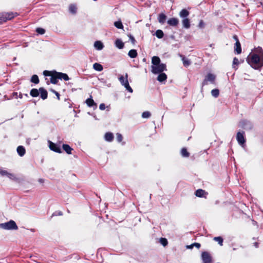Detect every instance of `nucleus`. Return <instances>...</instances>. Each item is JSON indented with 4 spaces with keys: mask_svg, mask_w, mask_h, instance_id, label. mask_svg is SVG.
<instances>
[{
    "mask_svg": "<svg viewBox=\"0 0 263 263\" xmlns=\"http://www.w3.org/2000/svg\"><path fill=\"white\" fill-rule=\"evenodd\" d=\"M248 64L255 69H259L263 65V50L260 47L256 48L253 53H250L247 59Z\"/></svg>",
    "mask_w": 263,
    "mask_h": 263,
    "instance_id": "1",
    "label": "nucleus"
},
{
    "mask_svg": "<svg viewBox=\"0 0 263 263\" xmlns=\"http://www.w3.org/2000/svg\"><path fill=\"white\" fill-rule=\"evenodd\" d=\"M16 16V13L13 12H3L0 13V24H2L8 20H11Z\"/></svg>",
    "mask_w": 263,
    "mask_h": 263,
    "instance_id": "2",
    "label": "nucleus"
},
{
    "mask_svg": "<svg viewBox=\"0 0 263 263\" xmlns=\"http://www.w3.org/2000/svg\"><path fill=\"white\" fill-rule=\"evenodd\" d=\"M0 228L5 230H17L18 227L13 220L0 223Z\"/></svg>",
    "mask_w": 263,
    "mask_h": 263,
    "instance_id": "3",
    "label": "nucleus"
},
{
    "mask_svg": "<svg viewBox=\"0 0 263 263\" xmlns=\"http://www.w3.org/2000/svg\"><path fill=\"white\" fill-rule=\"evenodd\" d=\"M127 78H128V74H127V73H126L125 77L123 76H121L119 78V81H120L121 84L123 86H124V87L126 88V89L129 92L132 93V92H133V89L130 87V86L129 85V83H128Z\"/></svg>",
    "mask_w": 263,
    "mask_h": 263,
    "instance_id": "4",
    "label": "nucleus"
},
{
    "mask_svg": "<svg viewBox=\"0 0 263 263\" xmlns=\"http://www.w3.org/2000/svg\"><path fill=\"white\" fill-rule=\"evenodd\" d=\"M166 70V65L165 64H160L157 65L152 66V72L154 74L161 73Z\"/></svg>",
    "mask_w": 263,
    "mask_h": 263,
    "instance_id": "5",
    "label": "nucleus"
},
{
    "mask_svg": "<svg viewBox=\"0 0 263 263\" xmlns=\"http://www.w3.org/2000/svg\"><path fill=\"white\" fill-rule=\"evenodd\" d=\"M215 80V76L212 73H208L205 77L204 81L202 84V87L205 85H208L209 83L214 84Z\"/></svg>",
    "mask_w": 263,
    "mask_h": 263,
    "instance_id": "6",
    "label": "nucleus"
},
{
    "mask_svg": "<svg viewBox=\"0 0 263 263\" xmlns=\"http://www.w3.org/2000/svg\"><path fill=\"white\" fill-rule=\"evenodd\" d=\"M48 143H49V147L51 151H54L56 153H62L61 149L59 145L53 143L52 142H51L50 141H48Z\"/></svg>",
    "mask_w": 263,
    "mask_h": 263,
    "instance_id": "7",
    "label": "nucleus"
},
{
    "mask_svg": "<svg viewBox=\"0 0 263 263\" xmlns=\"http://www.w3.org/2000/svg\"><path fill=\"white\" fill-rule=\"evenodd\" d=\"M202 260L203 263H211L212 257L210 254L207 252H203L201 255Z\"/></svg>",
    "mask_w": 263,
    "mask_h": 263,
    "instance_id": "8",
    "label": "nucleus"
},
{
    "mask_svg": "<svg viewBox=\"0 0 263 263\" xmlns=\"http://www.w3.org/2000/svg\"><path fill=\"white\" fill-rule=\"evenodd\" d=\"M236 138L239 144L242 145L245 143L246 140L244 138V132H238Z\"/></svg>",
    "mask_w": 263,
    "mask_h": 263,
    "instance_id": "9",
    "label": "nucleus"
},
{
    "mask_svg": "<svg viewBox=\"0 0 263 263\" xmlns=\"http://www.w3.org/2000/svg\"><path fill=\"white\" fill-rule=\"evenodd\" d=\"M87 105L90 107H93V109H95L97 107V104L95 103L93 100L92 99V97L87 99L85 101Z\"/></svg>",
    "mask_w": 263,
    "mask_h": 263,
    "instance_id": "10",
    "label": "nucleus"
},
{
    "mask_svg": "<svg viewBox=\"0 0 263 263\" xmlns=\"http://www.w3.org/2000/svg\"><path fill=\"white\" fill-rule=\"evenodd\" d=\"M78 7L76 4H71L69 5L68 10L72 14H76L77 13Z\"/></svg>",
    "mask_w": 263,
    "mask_h": 263,
    "instance_id": "11",
    "label": "nucleus"
},
{
    "mask_svg": "<svg viewBox=\"0 0 263 263\" xmlns=\"http://www.w3.org/2000/svg\"><path fill=\"white\" fill-rule=\"evenodd\" d=\"M239 126L245 129L251 128V124L250 122L246 120H242L239 122Z\"/></svg>",
    "mask_w": 263,
    "mask_h": 263,
    "instance_id": "12",
    "label": "nucleus"
},
{
    "mask_svg": "<svg viewBox=\"0 0 263 263\" xmlns=\"http://www.w3.org/2000/svg\"><path fill=\"white\" fill-rule=\"evenodd\" d=\"M207 193L202 189H198L195 192V195L198 197H205Z\"/></svg>",
    "mask_w": 263,
    "mask_h": 263,
    "instance_id": "13",
    "label": "nucleus"
},
{
    "mask_svg": "<svg viewBox=\"0 0 263 263\" xmlns=\"http://www.w3.org/2000/svg\"><path fill=\"white\" fill-rule=\"evenodd\" d=\"M58 72L54 71L50 78V82L51 83L55 84L58 82L59 78H58Z\"/></svg>",
    "mask_w": 263,
    "mask_h": 263,
    "instance_id": "14",
    "label": "nucleus"
},
{
    "mask_svg": "<svg viewBox=\"0 0 263 263\" xmlns=\"http://www.w3.org/2000/svg\"><path fill=\"white\" fill-rule=\"evenodd\" d=\"M167 23L170 26H176L179 23V21L177 18L173 17L169 19L167 21Z\"/></svg>",
    "mask_w": 263,
    "mask_h": 263,
    "instance_id": "15",
    "label": "nucleus"
},
{
    "mask_svg": "<svg viewBox=\"0 0 263 263\" xmlns=\"http://www.w3.org/2000/svg\"><path fill=\"white\" fill-rule=\"evenodd\" d=\"M234 51L238 54L241 53V45H240L239 41H237L235 43V46H234Z\"/></svg>",
    "mask_w": 263,
    "mask_h": 263,
    "instance_id": "16",
    "label": "nucleus"
},
{
    "mask_svg": "<svg viewBox=\"0 0 263 263\" xmlns=\"http://www.w3.org/2000/svg\"><path fill=\"white\" fill-rule=\"evenodd\" d=\"M39 91L41 93V97L42 99L45 100L47 98V91L43 88H40Z\"/></svg>",
    "mask_w": 263,
    "mask_h": 263,
    "instance_id": "17",
    "label": "nucleus"
},
{
    "mask_svg": "<svg viewBox=\"0 0 263 263\" xmlns=\"http://www.w3.org/2000/svg\"><path fill=\"white\" fill-rule=\"evenodd\" d=\"M180 57L181 58L183 65L185 67H188L191 65V62L190 60L182 55H180Z\"/></svg>",
    "mask_w": 263,
    "mask_h": 263,
    "instance_id": "18",
    "label": "nucleus"
},
{
    "mask_svg": "<svg viewBox=\"0 0 263 263\" xmlns=\"http://www.w3.org/2000/svg\"><path fill=\"white\" fill-rule=\"evenodd\" d=\"M104 137L106 141L111 142L114 139V135L112 133L107 132L105 134Z\"/></svg>",
    "mask_w": 263,
    "mask_h": 263,
    "instance_id": "19",
    "label": "nucleus"
},
{
    "mask_svg": "<svg viewBox=\"0 0 263 263\" xmlns=\"http://www.w3.org/2000/svg\"><path fill=\"white\" fill-rule=\"evenodd\" d=\"M17 152L21 157L23 156L26 152L25 148L23 146H18L17 148Z\"/></svg>",
    "mask_w": 263,
    "mask_h": 263,
    "instance_id": "20",
    "label": "nucleus"
},
{
    "mask_svg": "<svg viewBox=\"0 0 263 263\" xmlns=\"http://www.w3.org/2000/svg\"><path fill=\"white\" fill-rule=\"evenodd\" d=\"M166 79H167L166 74L162 72L161 73H159V74L157 78V80L158 81H159L160 82H162L165 81Z\"/></svg>",
    "mask_w": 263,
    "mask_h": 263,
    "instance_id": "21",
    "label": "nucleus"
},
{
    "mask_svg": "<svg viewBox=\"0 0 263 263\" xmlns=\"http://www.w3.org/2000/svg\"><path fill=\"white\" fill-rule=\"evenodd\" d=\"M58 78H59V79H61V80L63 79L65 81H68L69 79V78L67 74L62 73V72L58 73Z\"/></svg>",
    "mask_w": 263,
    "mask_h": 263,
    "instance_id": "22",
    "label": "nucleus"
},
{
    "mask_svg": "<svg viewBox=\"0 0 263 263\" xmlns=\"http://www.w3.org/2000/svg\"><path fill=\"white\" fill-rule=\"evenodd\" d=\"M0 174L2 176H7L10 179H13L14 178V175L12 174L9 173L6 171L2 170L0 168Z\"/></svg>",
    "mask_w": 263,
    "mask_h": 263,
    "instance_id": "23",
    "label": "nucleus"
},
{
    "mask_svg": "<svg viewBox=\"0 0 263 263\" xmlns=\"http://www.w3.org/2000/svg\"><path fill=\"white\" fill-rule=\"evenodd\" d=\"M166 19V16L164 13H160L158 16V21L160 24H164Z\"/></svg>",
    "mask_w": 263,
    "mask_h": 263,
    "instance_id": "24",
    "label": "nucleus"
},
{
    "mask_svg": "<svg viewBox=\"0 0 263 263\" xmlns=\"http://www.w3.org/2000/svg\"><path fill=\"white\" fill-rule=\"evenodd\" d=\"M94 47L97 50H102L104 47L103 43L101 41H96L94 43Z\"/></svg>",
    "mask_w": 263,
    "mask_h": 263,
    "instance_id": "25",
    "label": "nucleus"
},
{
    "mask_svg": "<svg viewBox=\"0 0 263 263\" xmlns=\"http://www.w3.org/2000/svg\"><path fill=\"white\" fill-rule=\"evenodd\" d=\"M160 59L157 56H154L152 58V63L153 65H157L160 64Z\"/></svg>",
    "mask_w": 263,
    "mask_h": 263,
    "instance_id": "26",
    "label": "nucleus"
},
{
    "mask_svg": "<svg viewBox=\"0 0 263 263\" xmlns=\"http://www.w3.org/2000/svg\"><path fill=\"white\" fill-rule=\"evenodd\" d=\"M115 45L117 48L121 49L123 48L124 44L120 39H117L115 42Z\"/></svg>",
    "mask_w": 263,
    "mask_h": 263,
    "instance_id": "27",
    "label": "nucleus"
},
{
    "mask_svg": "<svg viewBox=\"0 0 263 263\" xmlns=\"http://www.w3.org/2000/svg\"><path fill=\"white\" fill-rule=\"evenodd\" d=\"M189 15V12L186 9H182L179 13V16L182 18H186Z\"/></svg>",
    "mask_w": 263,
    "mask_h": 263,
    "instance_id": "28",
    "label": "nucleus"
},
{
    "mask_svg": "<svg viewBox=\"0 0 263 263\" xmlns=\"http://www.w3.org/2000/svg\"><path fill=\"white\" fill-rule=\"evenodd\" d=\"M63 149L68 154H71L72 148H71L68 144H64L62 146Z\"/></svg>",
    "mask_w": 263,
    "mask_h": 263,
    "instance_id": "29",
    "label": "nucleus"
},
{
    "mask_svg": "<svg viewBox=\"0 0 263 263\" xmlns=\"http://www.w3.org/2000/svg\"><path fill=\"white\" fill-rule=\"evenodd\" d=\"M128 55L131 58H135L137 56V52L135 49H132L129 51Z\"/></svg>",
    "mask_w": 263,
    "mask_h": 263,
    "instance_id": "30",
    "label": "nucleus"
},
{
    "mask_svg": "<svg viewBox=\"0 0 263 263\" xmlns=\"http://www.w3.org/2000/svg\"><path fill=\"white\" fill-rule=\"evenodd\" d=\"M93 68L98 71H101L103 68V66L99 63H95L93 65Z\"/></svg>",
    "mask_w": 263,
    "mask_h": 263,
    "instance_id": "31",
    "label": "nucleus"
},
{
    "mask_svg": "<svg viewBox=\"0 0 263 263\" xmlns=\"http://www.w3.org/2000/svg\"><path fill=\"white\" fill-rule=\"evenodd\" d=\"M182 24L184 28H189L190 27V20L187 18H185L182 20Z\"/></svg>",
    "mask_w": 263,
    "mask_h": 263,
    "instance_id": "32",
    "label": "nucleus"
},
{
    "mask_svg": "<svg viewBox=\"0 0 263 263\" xmlns=\"http://www.w3.org/2000/svg\"><path fill=\"white\" fill-rule=\"evenodd\" d=\"M30 95L33 97H36L39 95V90L33 88L32 89L30 92Z\"/></svg>",
    "mask_w": 263,
    "mask_h": 263,
    "instance_id": "33",
    "label": "nucleus"
},
{
    "mask_svg": "<svg viewBox=\"0 0 263 263\" xmlns=\"http://www.w3.org/2000/svg\"><path fill=\"white\" fill-rule=\"evenodd\" d=\"M31 82L35 84H38L39 83L38 76L36 74L33 75L31 79Z\"/></svg>",
    "mask_w": 263,
    "mask_h": 263,
    "instance_id": "34",
    "label": "nucleus"
},
{
    "mask_svg": "<svg viewBox=\"0 0 263 263\" xmlns=\"http://www.w3.org/2000/svg\"><path fill=\"white\" fill-rule=\"evenodd\" d=\"M155 34L159 39H162L164 35L163 32L161 30H157L156 31Z\"/></svg>",
    "mask_w": 263,
    "mask_h": 263,
    "instance_id": "35",
    "label": "nucleus"
},
{
    "mask_svg": "<svg viewBox=\"0 0 263 263\" xmlns=\"http://www.w3.org/2000/svg\"><path fill=\"white\" fill-rule=\"evenodd\" d=\"M211 94L213 97L217 98L219 95V91L218 89H213L211 91Z\"/></svg>",
    "mask_w": 263,
    "mask_h": 263,
    "instance_id": "36",
    "label": "nucleus"
},
{
    "mask_svg": "<svg viewBox=\"0 0 263 263\" xmlns=\"http://www.w3.org/2000/svg\"><path fill=\"white\" fill-rule=\"evenodd\" d=\"M181 154L183 157H187L189 156V153L187 152V150L185 148H182L181 151Z\"/></svg>",
    "mask_w": 263,
    "mask_h": 263,
    "instance_id": "37",
    "label": "nucleus"
},
{
    "mask_svg": "<svg viewBox=\"0 0 263 263\" xmlns=\"http://www.w3.org/2000/svg\"><path fill=\"white\" fill-rule=\"evenodd\" d=\"M114 25L118 29H123V26L121 21H117L114 23Z\"/></svg>",
    "mask_w": 263,
    "mask_h": 263,
    "instance_id": "38",
    "label": "nucleus"
},
{
    "mask_svg": "<svg viewBox=\"0 0 263 263\" xmlns=\"http://www.w3.org/2000/svg\"><path fill=\"white\" fill-rule=\"evenodd\" d=\"M214 240L217 241L221 246L223 245V239L221 237H215Z\"/></svg>",
    "mask_w": 263,
    "mask_h": 263,
    "instance_id": "39",
    "label": "nucleus"
},
{
    "mask_svg": "<svg viewBox=\"0 0 263 263\" xmlns=\"http://www.w3.org/2000/svg\"><path fill=\"white\" fill-rule=\"evenodd\" d=\"M160 242L164 247L166 246L167 245V243H168L167 239L166 238H161L160 239Z\"/></svg>",
    "mask_w": 263,
    "mask_h": 263,
    "instance_id": "40",
    "label": "nucleus"
},
{
    "mask_svg": "<svg viewBox=\"0 0 263 263\" xmlns=\"http://www.w3.org/2000/svg\"><path fill=\"white\" fill-rule=\"evenodd\" d=\"M151 116V113L149 111H144L142 114V117L143 118H148Z\"/></svg>",
    "mask_w": 263,
    "mask_h": 263,
    "instance_id": "41",
    "label": "nucleus"
},
{
    "mask_svg": "<svg viewBox=\"0 0 263 263\" xmlns=\"http://www.w3.org/2000/svg\"><path fill=\"white\" fill-rule=\"evenodd\" d=\"M36 31L40 34H43L45 33V29L42 28H37Z\"/></svg>",
    "mask_w": 263,
    "mask_h": 263,
    "instance_id": "42",
    "label": "nucleus"
},
{
    "mask_svg": "<svg viewBox=\"0 0 263 263\" xmlns=\"http://www.w3.org/2000/svg\"><path fill=\"white\" fill-rule=\"evenodd\" d=\"M116 138L118 142H121L122 141L123 137L121 134L117 133L116 134Z\"/></svg>",
    "mask_w": 263,
    "mask_h": 263,
    "instance_id": "43",
    "label": "nucleus"
},
{
    "mask_svg": "<svg viewBox=\"0 0 263 263\" xmlns=\"http://www.w3.org/2000/svg\"><path fill=\"white\" fill-rule=\"evenodd\" d=\"M54 72H51V71H47V70H45L44 72H43V74L45 76H51L52 75L53 73Z\"/></svg>",
    "mask_w": 263,
    "mask_h": 263,
    "instance_id": "44",
    "label": "nucleus"
},
{
    "mask_svg": "<svg viewBox=\"0 0 263 263\" xmlns=\"http://www.w3.org/2000/svg\"><path fill=\"white\" fill-rule=\"evenodd\" d=\"M239 63L238 59L237 58H234L233 61V65H238Z\"/></svg>",
    "mask_w": 263,
    "mask_h": 263,
    "instance_id": "45",
    "label": "nucleus"
},
{
    "mask_svg": "<svg viewBox=\"0 0 263 263\" xmlns=\"http://www.w3.org/2000/svg\"><path fill=\"white\" fill-rule=\"evenodd\" d=\"M198 27L200 28H202L204 27V23L203 21L201 20L199 23Z\"/></svg>",
    "mask_w": 263,
    "mask_h": 263,
    "instance_id": "46",
    "label": "nucleus"
},
{
    "mask_svg": "<svg viewBox=\"0 0 263 263\" xmlns=\"http://www.w3.org/2000/svg\"><path fill=\"white\" fill-rule=\"evenodd\" d=\"M129 39L130 40V41L132 42V43L134 44L136 42V40L135 39V38L134 37V36H133L132 35H130L129 36Z\"/></svg>",
    "mask_w": 263,
    "mask_h": 263,
    "instance_id": "47",
    "label": "nucleus"
},
{
    "mask_svg": "<svg viewBox=\"0 0 263 263\" xmlns=\"http://www.w3.org/2000/svg\"><path fill=\"white\" fill-rule=\"evenodd\" d=\"M99 108L100 110H104L105 109V105L104 103H101L99 106Z\"/></svg>",
    "mask_w": 263,
    "mask_h": 263,
    "instance_id": "48",
    "label": "nucleus"
},
{
    "mask_svg": "<svg viewBox=\"0 0 263 263\" xmlns=\"http://www.w3.org/2000/svg\"><path fill=\"white\" fill-rule=\"evenodd\" d=\"M193 245H194V247H195L198 249H199L201 246L200 243H197V242L194 243Z\"/></svg>",
    "mask_w": 263,
    "mask_h": 263,
    "instance_id": "49",
    "label": "nucleus"
},
{
    "mask_svg": "<svg viewBox=\"0 0 263 263\" xmlns=\"http://www.w3.org/2000/svg\"><path fill=\"white\" fill-rule=\"evenodd\" d=\"M193 247H194L193 243V244H192V245H189V246H186V248H187V249H193Z\"/></svg>",
    "mask_w": 263,
    "mask_h": 263,
    "instance_id": "50",
    "label": "nucleus"
},
{
    "mask_svg": "<svg viewBox=\"0 0 263 263\" xmlns=\"http://www.w3.org/2000/svg\"><path fill=\"white\" fill-rule=\"evenodd\" d=\"M54 92L55 93V95L57 96L58 99L60 100V95H59V93L58 92L55 91H54Z\"/></svg>",
    "mask_w": 263,
    "mask_h": 263,
    "instance_id": "51",
    "label": "nucleus"
},
{
    "mask_svg": "<svg viewBox=\"0 0 263 263\" xmlns=\"http://www.w3.org/2000/svg\"><path fill=\"white\" fill-rule=\"evenodd\" d=\"M233 39L235 40L236 42L237 41H239L238 39L237 35H236L233 36Z\"/></svg>",
    "mask_w": 263,
    "mask_h": 263,
    "instance_id": "52",
    "label": "nucleus"
},
{
    "mask_svg": "<svg viewBox=\"0 0 263 263\" xmlns=\"http://www.w3.org/2000/svg\"><path fill=\"white\" fill-rule=\"evenodd\" d=\"M39 181H40V182H42V179H40V180H39Z\"/></svg>",
    "mask_w": 263,
    "mask_h": 263,
    "instance_id": "53",
    "label": "nucleus"
},
{
    "mask_svg": "<svg viewBox=\"0 0 263 263\" xmlns=\"http://www.w3.org/2000/svg\"><path fill=\"white\" fill-rule=\"evenodd\" d=\"M255 246H256V247H257V243H255Z\"/></svg>",
    "mask_w": 263,
    "mask_h": 263,
    "instance_id": "54",
    "label": "nucleus"
}]
</instances>
